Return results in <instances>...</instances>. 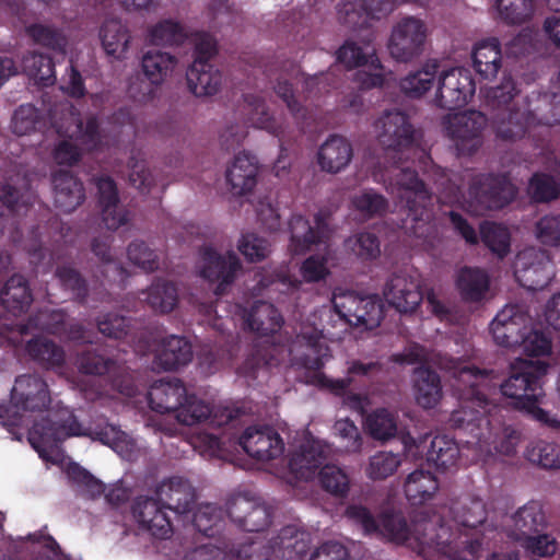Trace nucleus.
<instances>
[{"mask_svg": "<svg viewBox=\"0 0 560 560\" xmlns=\"http://www.w3.org/2000/svg\"><path fill=\"white\" fill-rule=\"evenodd\" d=\"M520 90L511 78H503L499 85L485 93L488 118L479 110H466L448 116L446 133L454 142L458 155H471L482 144V131L491 122L497 138L514 141L522 138L527 128V113L517 106Z\"/></svg>", "mask_w": 560, "mask_h": 560, "instance_id": "obj_1", "label": "nucleus"}, {"mask_svg": "<svg viewBox=\"0 0 560 560\" xmlns=\"http://www.w3.org/2000/svg\"><path fill=\"white\" fill-rule=\"evenodd\" d=\"M378 124V142L385 150L386 158L393 160L398 170L395 183L399 189V197L405 200L407 207L405 226L416 237H427L432 228L433 194L416 170L402 165L405 152L409 151L415 142L413 127L409 117L400 110L385 112Z\"/></svg>", "mask_w": 560, "mask_h": 560, "instance_id": "obj_2", "label": "nucleus"}, {"mask_svg": "<svg viewBox=\"0 0 560 560\" xmlns=\"http://www.w3.org/2000/svg\"><path fill=\"white\" fill-rule=\"evenodd\" d=\"M445 369L455 380L453 385L460 397L459 408L450 418L451 427L468 433L476 442H486L493 434L497 416L502 408L487 396L490 387V372L457 360H450Z\"/></svg>", "mask_w": 560, "mask_h": 560, "instance_id": "obj_3", "label": "nucleus"}, {"mask_svg": "<svg viewBox=\"0 0 560 560\" xmlns=\"http://www.w3.org/2000/svg\"><path fill=\"white\" fill-rule=\"evenodd\" d=\"M328 347L324 345L317 331L298 335L290 347L292 363L306 370V384L322 390H328L338 397H347L352 407H361V396L349 392L352 383L351 375L372 376L382 372L383 364L378 361L365 363L360 360H353L348 368L349 376L334 380L322 372L325 365L324 359L328 355Z\"/></svg>", "mask_w": 560, "mask_h": 560, "instance_id": "obj_4", "label": "nucleus"}, {"mask_svg": "<svg viewBox=\"0 0 560 560\" xmlns=\"http://www.w3.org/2000/svg\"><path fill=\"white\" fill-rule=\"evenodd\" d=\"M433 518L417 521L410 526L401 512H385L381 517V533L392 541L407 542L413 540L419 553L423 557L434 551L440 555H452L457 542L452 539L450 527L441 524L439 528Z\"/></svg>", "mask_w": 560, "mask_h": 560, "instance_id": "obj_5", "label": "nucleus"}, {"mask_svg": "<svg viewBox=\"0 0 560 560\" xmlns=\"http://www.w3.org/2000/svg\"><path fill=\"white\" fill-rule=\"evenodd\" d=\"M70 436H91L116 452L128 451V435L119 428L105 423L94 430L85 429L68 409L60 410L57 420L44 418L35 422L31 430V441L38 440L45 446L57 445Z\"/></svg>", "mask_w": 560, "mask_h": 560, "instance_id": "obj_6", "label": "nucleus"}, {"mask_svg": "<svg viewBox=\"0 0 560 560\" xmlns=\"http://www.w3.org/2000/svg\"><path fill=\"white\" fill-rule=\"evenodd\" d=\"M451 521L443 517L433 518L438 524H444L453 533L452 539L457 542V548L452 555H444L451 560H467L462 553L467 552L475 558L481 547L479 539L469 538L468 532L476 529L487 520V509L482 499L465 495L452 502L450 506Z\"/></svg>", "mask_w": 560, "mask_h": 560, "instance_id": "obj_7", "label": "nucleus"}, {"mask_svg": "<svg viewBox=\"0 0 560 560\" xmlns=\"http://www.w3.org/2000/svg\"><path fill=\"white\" fill-rule=\"evenodd\" d=\"M194 61L186 72L187 84L196 96H211L220 91L222 73L210 62L217 54L214 38L206 32L191 36Z\"/></svg>", "mask_w": 560, "mask_h": 560, "instance_id": "obj_8", "label": "nucleus"}, {"mask_svg": "<svg viewBox=\"0 0 560 560\" xmlns=\"http://www.w3.org/2000/svg\"><path fill=\"white\" fill-rule=\"evenodd\" d=\"M549 364L541 360H517L511 364L509 377L500 385L504 397L511 399L510 405L522 410L529 400L541 397L542 378L546 376Z\"/></svg>", "mask_w": 560, "mask_h": 560, "instance_id": "obj_9", "label": "nucleus"}, {"mask_svg": "<svg viewBox=\"0 0 560 560\" xmlns=\"http://www.w3.org/2000/svg\"><path fill=\"white\" fill-rule=\"evenodd\" d=\"M515 186L505 175L478 174L472 177L468 196L474 211L500 210L513 201Z\"/></svg>", "mask_w": 560, "mask_h": 560, "instance_id": "obj_10", "label": "nucleus"}, {"mask_svg": "<svg viewBox=\"0 0 560 560\" xmlns=\"http://www.w3.org/2000/svg\"><path fill=\"white\" fill-rule=\"evenodd\" d=\"M427 37L428 28L422 20L405 16L392 28L388 52L398 62H411L423 54Z\"/></svg>", "mask_w": 560, "mask_h": 560, "instance_id": "obj_11", "label": "nucleus"}, {"mask_svg": "<svg viewBox=\"0 0 560 560\" xmlns=\"http://www.w3.org/2000/svg\"><path fill=\"white\" fill-rule=\"evenodd\" d=\"M476 84L469 70L455 67L443 71L438 81L436 106L454 110L465 106L475 94Z\"/></svg>", "mask_w": 560, "mask_h": 560, "instance_id": "obj_12", "label": "nucleus"}, {"mask_svg": "<svg viewBox=\"0 0 560 560\" xmlns=\"http://www.w3.org/2000/svg\"><path fill=\"white\" fill-rule=\"evenodd\" d=\"M337 60L345 65L347 69L369 66L376 71L374 73H358L359 80L364 89L378 88L385 82L381 60L376 56L375 49L370 44L360 46L352 40H346L337 51Z\"/></svg>", "mask_w": 560, "mask_h": 560, "instance_id": "obj_13", "label": "nucleus"}, {"mask_svg": "<svg viewBox=\"0 0 560 560\" xmlns=\"http://www.w3.org/2000/svg\"><path fill=\"white\" fill-rule=\"evenodd\" d=\"M514 273L523 288L538 291L550 283L553 265L546 250L533 248L518 255Z\"/></svg>", "mask_w": 560, "mask_h": 560, "instance_id": "obj_14", "label": "nucleus"}, {"mask_svg": "<svg viewBox=\"0 0 560 560\" xmlns=\"http://www.w3.org/2000/svg\"><path fill=\"white\" fill-rule=\"evenodd\" d=\"M11 404L16 411L42 412L51 404L47 382L37 374H23L15 378Z\"/></svg>", "mask_w": 560, "mask_h": 560, "instance_id": "obj_15", "label": "nucleus"}, {"mask_svg": "<svg viewBox=\"0 0 560 560\" xmlns=\"http://www.w3.org/2000/svg\"><path fill=\"white\" fill-rule=\"evenodd\" d=\"M201 259L200 276L210 282H217L214 293L223 295L226 288L234 282L236 273L242 269L240 258L234 252L221 255L212 247H205L201 250Z\"/></svg>", "mask_w": 560, "mask_h": 560, "instance_id": "obj_16", "label": "nucleus"}, {"mask_svg": "<svg viewBox=\"0 0 560 560\" xmlns=\"http://www.w3.org/2000/svg\"><path fill=\"white\" fill-rule=\"evenodd\" d=\"M383 294L388 304L398 312H413L422 301L418 275H412L407 270L394 272L387 280Z\"/></svg>", "mask_w": 560, "mask_h": 560, "instance_id": "obj_17", "label": "nucleus"}, {"mask_svg": "<svg viewBox=\"0 0 560 560\" xmlns=\"http://www.w3.org/2000/svg\"><path fill=\"white\" fill-rule=\"evenodd\" d=\"M159 497H137L131 504V513L143 529L156 538L165 539L172 534V523Z\"/></svg>", "mask_w": 560, "mask_h": 560, "instance_id": "obj_18", "label": "nucleus"}, {"mask_svg": "<svg viewBox=\"0 0 560 560\" xmlns=\"http://www.w3.org/2000/svg\"><path fill=\"white\" fill-rule=\"evenodd\" d=\"M246 454L257 460L268 462L283 454L284 443L271 427H248L240 438Z\"/></svg>", "mask_w": 560, "mask_h": 560, "instance_id": "obj_19", "label": "nucleus"}, {"mask_svg": "<svg viewBox=\"0 0 560 560\" xmlns=\"http://www.w3.org/2000/svg\"><path fill=\"white\" fill-rule=\"evenodd\" d=\"M228 515L240 528L250 533L264 532L271 523L269 506L244 495L229 503Z\"/></svg>", "mask_w": 560, "mask_h": 560, "instance_id": "obj_20", "label": "nucleus"}, {"mask_svg": "<svg viewBox=\"0 0 560 560\" xmlns=\"http://www.w3.org/2000/svg\"><path fill=\"white\" fill-rule=\"evenodd\" d=\"M526 315L517 305H506L490 324L494 342L508 349L517 348L526 330Z\"/></svg>", "mask_w": 560, "mask_h": 560, "instance_id": "obj_21", "label": "nucleus"}, {"mask_svg": "<svg viewBox=\"0 0 560 560\" xmlns=\"http://www.w3.org/2000/svg\"><path fill=\"white\" fill-rule=\"evenodd\" d=\"M91 250L100 259L98 272L101 276L96 275V278L100 279L102 289L97 292V300L102 301L107 295L104 288L105 282L124 283L129 277V272L120 261L113 257L110 235L94 237L91 242Z\"/></svg>", "mask_w": 560, "mask_h": 560, "instance_id": "obj_22", "label": "nucleus"}, {"mask_svg": "<svg viewBox=\"0 0 560 560\" xmlns=\"http://www.w3.org/2000/svg\"><path fill=\"white\" fill-rule=\"evenodd\" d=\"M175 419L183 425H195L208 422L212 427L229 423L233 416L230 410H217L196 395L187 394Z\"/></svg>", "mask_w": 560, "mask_h": 560, "instance_id": "obj_23", "label": "nucleus"}, {"mask_svg": "<svg viewBox=\"0 0 560 560\" xmlns=\"http://www.w3.org/2000/svg\"><path fill=\"white\" fill-rule=\"evenodd\" d=\"M290 249L294 255L311 250L313 245L324 242L328 236L327 223L320 214L315 215V226L301 214H293L289 221Z\"/></svg>", "mask_w": 560, "mask_h": 560, "instance_id": "obj_24", "label": "nucleus"}, {"mask_svg": "<svg viewBox=\"0 0 560 560\" xmlns=\"http://www.w3.org/2000/svg\"><path fill=\"white\" fill-rule=\"evenodd\" d=\"M327 458V450L320 441L307 440L300 445L289 460V470L295 480H312Z\"/></svg>", "mask_w": 560, "mask_h": 560, "instance_id": "obj_25", "label": "nucleus"}, {"mask_svg": "<svg viewBox=\"0 0 560 560\" xmlns=\"http://www.w3.org/2000/svg\"><path fill=\"white\" fill-rule=\"evenodd\" d=\"M55 207L65 213L74 211L85 199L82 182L70 171L59 170L52 173Z\"/></svg>", "mask_w": 560, "mask_h": 560, "instance_id": "obj_26", "label": "nucleus"}, {"mask_svg": "<svg viewBox=\"0 0 560 560\" xmlns=\"http://www.w3.org/2000/svg\"><path fill=\"white\" fill-rule=\"evenodd\" d=\"M102 219L108 230L115 231L128 222V212L119 208L117 185L109 176L95 179Z\"/></svg>", "mask_w": 560, "mask_h": 560, "instance_id": "obj_27", "label": "nucleus"}, {"mask_svg": "<svg viewBox=\"0 0 560 560\" xmlns=\"http://www.w3.org/2000/svg\"><path fill=\"white\" fill-rule=\"evenodd\" d=\"M155 494L167 510L177 514L190 512L196 500L195 489L183 477H172L167 481H163L156 488Z\"/></svg>", "mask_w": 560, "mask_h": 560, "instance_id": "obj_28", "label": "nucleus"}, {"mask_svg": "<svg viewBox=\"0 0 560 560\" xmlns=\"http://www.w3.org/2000/svg\"><path fill=\"white\" fill-rule=\"evenodd\" d=\"M243 326L258 336H272L278 332L283 324L279 311L270 303L256 301L249 310L243 311Z\"/></svg>", "mask_w": 560, "mask_h": 560, "instance_id": "obj_29", "label": "nucleus"}, {"mask_svg": "<svg viewBox=\"0 0 560 560\" xmlns=\"http://www.w3.org/2000/svg\"><path fill=\"white\" fill-rule=\"evenodd\" d=\"M192 355V347L187 338L171 335L162 339L154 357V364L163 371H175L187 365Z\"/></svg>", "mask_w": 560, "mask_h": 560, "instance_id": "obj_30", "label": "nucleus"}, {"mask_svg": "<svg viewBox=\"0 0 560 560\" xmlns=\"http://www.w3.org/2000/svg\"><path fill=\"white\" fill-rule=\"evenodd\" d=\"M187 389L180 380L156 382L148 394L150 408L159 413H171L176 417Z\"/></svg>", "mask_w": 560, "mask_h": 560, "instance_id": "obj_31", "label": "nucleus"}, {"mask_svg": "<svg viewBox=\"0 0 560 560\" xmlns=\"http://www.w3.org/2000/svg\"><path fill=\"white\" fill-rule=\"evenodd\" d=\"M258 162L254 155L242 152L226 170V182L234 195L243 196L250 192L257 184Z\"/></svg>", "mask_w": 560, "mask_h": 560, "instance_id": "obj_32", "label": "nucleus"}, {"mask_svg": "<svg viewBox=\"0 0 560 560\" xmlns=\"http://www.w3.org/2000/svg\"><path fill=\"white\" fill-rule=\"evenodd\" d=\"M32 302L33 292L30 283L20 273L12 275L0 290V303L13 316L26 313Z\"/></svg>", "mask_w": 560, "mask_h": 560, "instance_id": "obj_33", "label": "nucleus"}, {"mask_svg": "<svg viewBox=\"0 0 560 560\" xmlns=\"http://www.w3.org/2000/svg\"><path fill=\"white\" fill-rule=\"evenodd\" d=\"M352 155L350 142L341 136L332 135L320 145L317 160L323 171L336 174L350 163Z\"/></svg>", "mask_w": 560, "mask_h": 560, "instance_id": "obj_34", "label": "nucleus"}, {"mask_svg": "<svg viewBox=\"0 0 560 560\" xmlns=\"http://www.w3.org/2000/svg\"><path fill=\"white\" fill-rule=\"evenodd\" d=\"M472 67L482 79L494 78L502 66L501 44L491 37L477 43L474 47Z\"/></svg>", "mask_w": 560, "mask_h": 560, "instance_id": "obj_35", "label": "nucleus"}, {"mask_svg": "<svg viewBox=\"0 0 560 560\" xmlns=\"http://www.w3.org/2000/svg\"><path fill=\"white\" fill-rule=\"evenodd\" d=\"M100 38L105 52L117 60L126 58L131 40L129 28L118 19H107L101 26Z\"/></svg>", "mask_w": 560, "mask_h": 560, "instance_id": "obj_36", "label": "nucleus"}, {"mask_svg": "<svg viewBox=\"0 0 560 560\" xmlns=\"http://www.w3.org/2000/svg\"><path fill=\"white\" fill-rule=\"evenodd\" d=\"M34 200V191L25 176L10 178L0 185V202L12 213L27 210Z\"/></svg>", "mask_w": 560, "mask_h": 560, "instance_id": "obj_37", "label": "nucleus"}, {"mask_svg": "<svg viewBox=\"0 0 560 560\" xmlns=\"http://www.w3.org/2000/svg\"><path fill=\"white\" fill-rule=\"evenodd\" d=\"M177 65V58L166 51L150 49L141 59V69L151 86H160L171 75Z\"/></svg>", "mask_w": 560, "mask_h": 560, "instance_id": "obj_38", "label": "nucleus"}, {"mask_svg": "<svg viewBox=\"0 0 560 560\" xmlns=\"http://www.w3.org/2000/svg\"><path fill=\"white\" fill-rule=\"evenodd\" d=\"M456 287L465 302H481L490 287L488 273L480 268L464 267L459 270Z\"/></svg>", "mask_w": 560, "mask_h": 560, "instance_id": "obj_39", "label": "nucleus"}, {"mask_svg": "<svg viewBox=\"0 0 560 560\" xmlns=\"http://www.w3.org/2000/svg\"><path fill=\"white\" fill-rule=\"evenodd\" d=\"M439 489L436 477L429 470L416 469L409 474L404 491L411 505H421L431 500Z\"/></svg>", "mask_w": 560, "mask_h": 560, "instance_id": "obj_40", "label": "nucleus"}, {"mask_svg": "<svg viewBox=\"0 0 560 560\" xmlns=\"http://www.w3.org/2000/svg\"><path fill=\"white\" fill-rule=\"evenodd\" d=\"M415 392L417 402L428 409L433 408L442 395L439 374L430 369L420 366L415 370Z\"/></svg>", "mask_w": 560, "mask_h": 560, "instance_id": "obj_41", "label": "nucleus"}, {"mask_svg": "<svg viewBox=\"0 0 560 560\" xmlns=\"http://www.w3.org/2000/svg\"><path fill=\"white\" fill-rule=\"evenodd\" d=\"M26 351L32 360L47 370L62 368L66 362L63 348L46 337H35L28 340Z\"/></svg>", "mask_w": 560, "mask_h": 560, "instance_id": "obj_42", "label": "nucleus"}, {"mask_svg": "<svg viewBox=\"0 0 560 560\" xmlns=\"http://www.w3.org/2000/svg\"><path fill=\"white\" fill-rule=\"evenodd\" d=\"M342 307L346 310L342 315L353 318L357 325L372 328L377 326L382 319V307L371 298L350 295Z\"/></svg>", "mask_w": 560, "mask_h": 560, "instance_id": "obj_43", "label": "nucleus"}, {"mask_svg": "<svg viewBox=\"0 0 560 560\" xmlns=\"http://www.w3.org/2000/svg\"><path fill=\"white\" fill-rule=\"evenodd\" d=\"M419 162L428 177L434 182L438 191L450 202H458L464 197L462 187L453 182L448 170L434 164L424 152L421 153Z\"/></svg>", "mask_w": 560, "mask_h": 560, "instance_id": "obj_44", "label": "nucleus"}, {"mask_svg": "<svg viewBox=\"0 0 560 560\" xmlns=\"http://www.w3.org/2000/svg\"><path fill=\"white\" fill-rule=\"evenodd\" d=\"M25 33L36 45L45 47L61 57L66 56L68 38L61 28L33 23L25 27Z\"/></svg>", "mask_w": 560, "mask_h": 560, "instance_id": "obj_45", "label": "nucleus"}, {"mask_svg": "<svg viewBox=\"0 0 560 560\" xmlns=\"http://www.w3.org/2000/svg\"><path fill=\"white\" fill-rule=\"evenodd\" d=\"M226 513L228 511L217 504H201L194 513L192 524L200 534L212 538L224 528Z\"/></svg>", "mask_w": 560, "mask_h": 560, "instance_id": "obj_46", "label": "nucleus"}, {"mask_svg": "<svg viewBox=\"0 0 560 560\" xmlns=\"http://www.w3.org/2000/svg\"><path fill=\"white\" fill-rule=\"evenodd\" d=\"M513 524L518 532L517 539H523L544 528L546 518L541 504L538 501H529L520 508L513 515Z\"/></svg>", "mask_w": 560, "mask_h": 560, "instance_id": "obj_47", "label": "nucleus"}, {"mask_svg": "<svg viewBox=\"0 0 560 560\" xmlns=\"http://www.w3.org/2000/svg\"><path fill=\"white\" fill-rule=\"evenodd\" d=\"M244 112L247 116V122L253 127L265 129L279 137L280 126L269 113L265 101L260 96L246 94L244 96Z\"/></svg>", "mask_w": 560, "mask_h": 560, "instance_id": "obj_48", "label": "nucleus"}, {"mask_svg": "<svg viewBox=\"0 0 560 560\" xmlns=\"http://www.w3.org/2000/svg\"><path fill=\"white\" fill-rule=\"evenodd\" d=\"M351 207L364 220L380 218L386 214L388 200L374 189H363L351 197Z\"/></svg>", "mask_w": 560, "mask_h": 560, "instance_id": "obj_49", "label": "nucleus"}, {"mask_svg": "<svg viewBox=\"0 0 560 560\" xmlns=\"http://www.w3.org/2000/svg\"><path fill=\"white\" fill-rule=\"evenodd\" d=\"M438 69L439 65L432 62L418 71L408 73L399 82L401 92L412 98L422 96L432 88Z\"/></svg>", "mask_w": 560, "mask_h": 560, "instance_id": "obj_50", "label": "nucleus"}, {"mask_svg": "<svg viewBox=\"0 0 560 560\" xmlns=\"http://www.w3.org/2000/svg\"><path fill=\"white\" fill-rule=\"evenodd\" d=\"M459 448L453 438L435 435L427 452V460L433 463L436 468L447 469L456 464Z\"/></svg>", "mask_w": 560, "mask_h": 560, "instance_id": "obj_51", "label": "nucleus"}, {"mask_svg": "<svg viewBox=\"0 0 560 560\" xmlns=\"http://www.w3.org/2000/svg\"><path fill=\"white\" fill-rule=\"evenodd\" d=\"M145 300L154 312L170 313L178 303L177 288L172 282L158 280L149 288Z\"/></svg>", "mask_w": 560, "mask_h": 560, "instance_id": "obj_52", "label": "nucleus"}, {"mask_svg": "<svg viewBox=\"0 0 560 560\" xmlns=\"http://www.w3.org/2000/svg\"><path fill=\"white\" fill-rule=\"evenodd\" d=\"M480 237L485 246L500 258L505 257L510 252V232L500 223L483 222L480 225Z\"/></svg>", "mask_w": 560, "mask_h": 560, "instance_id": "obj_53", "label": "nucleus"}, {"mask_svg": "<svg viewBox=\"0 0 560 560\" xmlns=\"http://www.w3.org/2000/svg\"><path fill=\"white\" fill-rule=\"evenodd\" d=\"M149 37L153 45L178 46L188 39V34L180 23L168 19L152 26Z\"/></svg>", "mask_w": 560, "mask_h": 560, "instance_id": "obj_54", "label": "nucleus"}, {"mask_svg": "<svg viewBox=\"0 0 560 560\" xmlns=\"http://www.w3.org/2000/svg\"><path fill=\"white\" fill-rule=\"evenodd\" d=\"M55 275L62 288L72 293L75 302L82 305L88 303L89 285L79 270L70 265H61L56 268Z\"/></svg>", "mask_w": 560, "mask_h": 560, "instance_id": "obj_55", "label": "nucleus"}, {"mask_svg": "<svg viewBox=\"0 0 560 560\" xmlns=\"http://www.w3.org/2000/svg\"><path fill=\"white\" fill-rule=\"evenodd\" d=\"M528 196L536 203H547L560 196V186L556 178L547 173H535L527 187Z\"/></svg>", "mask_w": 560, "mask_h": 560, "instance_id": "obj_56", "label": "nucleus"}, {"mask_svg": "<svg viewBox=\"0 0 560 560\" xmlns=\"http://www.w3.org/2000/svg\"><path fill=\"white\" fill-rule=\"evenodd\" d=\"M77 130L78 140L85 151L97 152L105 148L106 142L101 130L100 119L96 115H89L85 121L79 119Z\"/></svg>", "mask_w": 560, "mask_h": 560, "instance_id": "obj_57", "label": "nucleus"}, {"mask_svg": "<svg viewBox=\"0 0 560 560\" xmlns=\"http://www.w3.org/2000/svg\"><path fill=\"white\" fill-rule=\"evenodd\" d=\"M365 425L370 435L375 440L386 441L395 436L397 423L394 415L385 408H380L370 413L365 419Z\"/></svg>", "mask_w": 560, "mask_h": 560, "instance_id": "obj_58", "label": "nucleus"}, {"mask_svg": "<svg viewBox=\"0 0 560 560\" xmlns=\"http://www.w3.org/2000/svg\"><path fill=\"white\" fill-rule=\"evenodd\" d=\"M501 19L509 24H522L534 13V0H497Z\"/></svg>", "mask_w": 560, "mask_h": 560, "instance_id": "obj_59", "label": "nucleus"}, {"mask_svg": "<svg viewBox=\"0 0 560 560\" xmlns=\"http://www.w3.org/2000/svg\"><path fill=\"white\" fill-rule=\"evenodd\" d=\"M527 458L545 469H559L560 445L552 442L538 441L527 448Z\"/></svg>", "mask_w": 560, "mask_h": 560, "instance_id": "obj_60", "label": "nucleus"}, {"mask_svg": "<svg viewBox=\"0 0 560 560\" xmlns=\"http://www.w3.org/2000/svg\"><path fill=\"white\" fill-rule=\"evenodd\" d=\"M25 67L36 83L43 86H50L55 83V63L48 55L33 54L25 59Z\"/></svg>", "mask_w": 560, "mask_h": 560, "instance_id": "obj_61", "label": "nucleus"}, {"mask_svg": "<svg viewBox=\"0 0 560 560\" xmlns=\"http://www.w3.org/2000/svg\"><path fill=\"white\" fill-rule=\"evenodd\" d=\"M400 465L401 458L398 454L378 452L370 458L366 472L373 480H384L394 475Z\"/></svg>", "mask_w": 560, "mask_h": 560, "instance_id": "obj_62", "label": "nucleus"}, {"mask_svg": "<svg viewBox=\"0 0 560 560\" xmlns=\"http://www.w3.org/2000/svg\"><path fill=\"white\" fill-rule=\"evenodd\" d=\"M40 113L32 104H23L15 109L11 129L18 136H25L42 127Z\"/></svg>", "mask_w": 560, "mask_h": 560, "instance_id": "obj_63", "label": "nucleus"}, {"mask_svg": "<svg viewBox=\"0 0 560 560\" xmlns=\"http://www.w3.org/2000/svg\"><path fill=\"white\" fill-rule=\"evenodd\" d=\"M347 247L361 260H373L381 254L378 237L371 232H361L346 242Z\"/></svg>", "mask_w": 560, "mask_h": 560, "instance_id": "obj_64", "label": "nucleus"}]
</instances>
